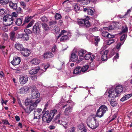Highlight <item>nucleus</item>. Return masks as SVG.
<instances>
[{
	"mask_svg": "<svg viewBox=\"0 0 132 132\" xmlns=\"http://www.w3.org/2000/svg\"><path fill=\"white\" fill-rule=\"evenodd\" d=\"M74 9L77 12V11L80 10V7L78 6L77 4H76L74 6Z\"/></svg>",
	"mask_w": 132,
	"mask_h": 132,
	"instance_id": "47",
	"label": "nucleus"
},
{
	"mask_svg": "<svg viewBox=\"0 0 132 132\" xmlns=\"http://www.w3.org/2000/svg\"><path fill=\"white\" fill-rule=\"evenodd\" d=\"M109 98L111 99H114L117 97L119 94L114 89H111L108 92Z\"/></svg>",
	"mask_w": 132,
	"mask_h": 132,
	"instance_id": "5",
	"label": "nucleus"
},
{
	"mask_svg": "<svg viewBox=\"0 0 132 132\" xmlns=\"http://www.w3.org/2000/svg\"><path fill=\"white\" fill-rule=\"evenodd\" d=\"M119 94L123 91V87L121 85H119L117 86L116 88L114 89Z\"/></svg>",
	"mask_w": 132,
	"mask_h": 132,
	"instance_id": "19",
	"label": "nucleus"
},
{
	"mask_svg": "<svg viewBox=\"0 0 132 132\" xmlns=\"http://www.w3.org/2000/svg\"><path fill=\"white\" fill-rule=\"evenodd\" d=\"M42 21L44 22H46L47 21V18L45 16H43L41 18Z\"/></svg>",
	"mask_w": 132,
	"mask_h": 132,
	"instance_id": "56",
	"label": "nucleus"
},
{
	"mask_svg": "<svg viewBox=\"0 0 132 132\" xmlns=\"http://www.w3.org/2000/svg\"><path fill=\"white\" fill-rule=\"evenodd\" d=\"M53 54L51 52H48L45 53L44 55V58H50L53 56Z\"/></svg>",
	"mask_w": 132,
	"mask_h": 132,
	"instance_id": "24",
	"label": "nucleus"
},
{
	"mask_svg": "<svg viewBox=\"0 0 132 132\" xmlns=\"http://www.w3.org/2000/svg\"><path fill=\"white\" fill-rule=\"evenodd\" d=\"M58 121L60 124L62 125L65 129L66 128L65 126L66 125V122L65 121H64L62 120L60 121Z\"/></svg>",
	"mask_w": 132,
	"mask_h": 132,
	"instance_id": "40",
	"label": "nucleus"
},
{
	"mask_svg": "<svg viewBox=\"0 0 132 132\" xmlns=\"http://www.w3.org/2000/svg\"><path fill=\"white\" fill-rule=\"evenodd\" d=\"M21 38H24L25 40H28L29 38V36L27 34H21L20 35Z\"/></svg>",
	"mask_w": 132,
	"mask_h": 132,
	"instance_id": "32",
	"label": "nucleus"
},
{
	"mask_svg": "<svg viewBox=\"0 0 132 132\" xmlns=\"http://www.w3.org/2000/svg\"><path fill=\"white\" fill-rule=\"evenodd\" d=\"M96 116L95 115H92L90 116L88 119V122H92L93 121H96V119L95 118Z\"/></svg>",
	"mask_w": 132,
	"mask_h": 132,
	"instance_id": "23",
	"label": "nucleus"
},
{
	"mask_svg": "<svg viewBox=\"0 0 132 132\" xmlns=\"http://www.w3.org/2000/svg\"><path fill=\"white\" fill-rule=\"evenodd\" d=\"M123 43V42H122L121 43H119L116 46V48L117 49H119L120 48V47L122 45Z\"/></svg>",
	"mask_w": 132,
	"mask_h": 132,
	"instance_id": "50",
	"label": "nucleus"
},
{
	"mask_svg": "<svg viewBox=\"0 0 132 132\" xmlns=\"http://www.w3.org/2000/svg\"><path fill=\"white\" fill-rule=\"evenodd\" d=\"M55 32L56 34H58L59 33L60 31V29L58 27H56L55 29Z\"/></svg>",
	"mask_w": 132,
	"mask_h": 132,
	"instance_id": "64",
	"label": "nucleus"
},
{
	"mask_svg": "<svg viewBox=\"0 0 132 132\" xmlns=\"http://www.w3.org/2000/svg\"><path fill=\"white\" fill-rule=\"evenodd\" d=\"M57 51V49L56 46H54L52 49V51L53 52H55Z\"/></svg>",
	"mask_w": 132,
	"mask_h": 132,
	"instance_id": "52",
	"label": "nucleus"
},
{
	"mask_svg": "<svg viewBox=\"0 0 132 132\" xmlns=\"http://www.w3.org/2000/svg\"><path fill=\"white\" fill-rule=\"evenodd\" d=\"M40 101V99H37L34 101L30 98H27L24 101V105L27 106L25 109V112L29 113L32 111L35 110L38 104Z\"/></svg>",
	"mask_w": 132,
	"mask_h": 132,
	"instance_id": "1",
	"label": "nucleus"
},
{
	"mask_svg": "<svg viewBox=\"0 0 132 132\" xmlns=\"http://www.w3.org/2000/svg\"><path fill=\"white\" fill-rule=\"evenodd\" d=\"M83 11L84 12H87V14L91 16L94 15L95 9L94 8L91 7H87L86 8H84Z\"/></svg>",
	"mask_w": 132,
	"mask_h": 132,
	"instance_id": "6",
	"label": "nucleus"
},
{
	"mask_svg": "<svg viewBox=\"0 0 132 132\" xmlns=\"http://www.w3.org/2000/svg\"><path fill=\"white\" fill-rule=\"evenodd\" d=\"M15 47L17 50L21 51V52L24 48L21 44L18 43L15 44Z\"/></svg>",
	"mask_w": 132,
	"mask_h": 132,
	"instance_id": "20",
	"label": "nucleus"
},
{
	"mask_svg": "<svg viewBox=\"0 0 132 132\" xmlns=\"http://www.w3.org/2000/svg\"><path fill=\"white\" fill-rule=\"evenodd\" d=\"M40 59L37 58H35L33 59L31 61V63L34 65H38L40 62Z\"/></svg>",
	"mask_w": 132,
	"mask_h": 132,
	"instance_id": "21",
	"label": "nucleus"
},
{
	"mask_svg": "<svg viewBox=\"0 0 132 132\" xmlns=\"http://www.w3.org/2000/svg\"><path fill=\"white\" fill-rule=\"evenodd\" d=\"M11 16H12V18H13V17L16 18L18 16V14L16 12H13L12 13Z\"/></svg>",
	"mask_w": 132,
	"mask_h": 132,
	"instance_id": "55",
	"label": "nucleus"
},
{
	"mask_svg": "<svg viewBox=\"0 0 132 132\" xmlns=\"http://www.w3.org/2000/svg\"><path fill=\"white\" fill-rule=\"evenodd\" d=\"M61 15L59 13H56L55 15V18L56 19H59L61 18Z\"/></svg>",
	"mask_w": 132,
	"mask_h": 132,
	"instance_id": "44",
	"label": "nucleus"
},
{
	"mask_svg": "<svg viewBox=\"0 0 132 132\" xmlns=\"http://www.w3.org/2000/svg\"><path fill=\"white\" fill-rule=\"evenodd\" d=\"M31 79L34 80H36L37 79V77L36 76H34L31 77Z\"/></svg>",
	"mask_w": 132,
	"mask_h": 132,
	"instance_id": "62",
	"label": "nucleus"
},
{
	"mask_svg": "<svg viewBox=\"0 0 132 132\" xmlns=\"http://www.w3.org/2000/svg\"><path fill=\"white\" fill-rule=\"evenodd\" d=\"M78 131L81 130L82 129H85V127H84V125L82 123H81L78 126Z\"/></svg>",
	"mask_w": 132,
	"mask_h": 132,
	"instance_id": "39",
	"label": "nucleus"
},
{
	"mask_svg": "<svg viewBox=\"0 0 132 132\" xmlns=\"http://www.w3.org/2000/svg\"><path fill=\"white\" fill-rule=\"evenodd\" d=\"M81 67L80 66H77L74 69L73 72V73L79 75L81 74Z\"/></svg>",
	"mask_w": 132,
	"mask_h": 132,
	"instance_id": "17",
	"label": "nucleus"
},
{
	"mask_svg": "<svg viewBox=\"0 0 132 132\" xmlns=\"http://www.w3.org/2000/svg\"><path fill=\"white\" fill-rule=\"evenodd\" d=\"M126 35L124 34H123V35H122L121 36V38H120V40L121 41H122L123 42H124V40L125 39V38H126Z\"/></svg>",
	"mask_w": 132,
	"mask_h": 132,
	"instance_id": "46",
	"label": "nucleus"
},
{
	"mask_svg": "<svg viewBox=\"0 0 132 132\" xmlns=\"http://www.w3.org/2000/svg\"><path fill=\"white\" fill-rule=\"evenodd\" d=\"M52 118L53 116L50 114L48 111L45 112L42 117L43 121L47 123H49L51 121Z\"/></svg>",
	"mask_w": 132,
	"mask_h": 132,
	"instance_id": "3",
	"label": "nucleus"
},
{
	"mask_svg": "<svg viewBox=\"0 0 132 132\" xmlns=\"http://www.w3.org/2000/svg\"><path fill=\"white\" fill-rule=\"evenodd\" d=\"M57 111L56 110H54L51 111L50 114L53 116V118L54 115L57 114Z\"/></svg>",
	"mask_w": 132,
	"mask_h": 132,
	"instance_id": "42",
	"label": "nucleus"
},
{
	"mask_svg": "<svg viewBox=\"0 0 132 132\" xmlns=\"http://www.w3.org/2000/svg\"><path fill=\"white\" fill-rule=\"evenodd\" d=\"M72 35V34L71 31L68 30L67 31V37L68 38H70Z\"/></svg>",
	"mask_w": 132,
	"mask_h": 132,
	"instance_id": "43",
	"label": "nucleus"
},
{
	"mask_svg": "<svg viewBox=\"0 0 132 132\" xmlns=\"http://www.w3.org/2000/svg\"><path fill=\"white\" fill-rule=\"evenodd\" d=\"M89 68L88 65H84L82 68H81V72L82 73L85 72Z\"/></svg>",
	"mask_w": 132,
	"mask_h": 132,
	"instance_id": "31",
	"label": "nucleus"
},
{
	"mask_svg": "<svg viewBox=\"0 0 132 132\" xmlns=\"http://www.w3.org/2000/svg\"><path fill=\"white\" fill-rule=\"evenodd\" d=\"M5 13L4 10L3 9H0V15L4 14Z\"/></svg>",
	"mask_w": 132,
	"mask_h": 132,
	"instance_id": "54",
	"label": "nucleus"
},
{
	"mask_svg": "<svg viewBox=\"0 0 132 132\" xmlns=\"http://www.w3.org/2000/svg\"><path fill=\"white\" fill-rule=\"evenodd\" d=\"M99 109L100 110L104 112L105 113L106 111H108V108L107 107L105 106V105H103L101 106L99 108Z\"/></svg>",
	"mask_w": 132,
	"mask_h": 132,
	"instance_id": "27",
	"label": "nucleus"
},
{
	"mask_svg": "<svg viewBox=\"0 0 132 132\" xmlns=\"http://www.w3.org/2000/svg\"><path fill=\"white\" fill-rule=\"evenodd\" d=\"M122 32L123 33H126L127 32L128 28L126 26H123L122 28Z\"/></svg>",
	"mask_w": 132,
	"mask_h": 132,
	"instance_id": "33",
	"label": "nucleus"
},
{
	"mask_svg": "<svg viewBox=\"0 0 132 132\" xmlns=\"http://www.w3.org/2000/svg\"><path fill=\"white\" fill-rule=\"evenodd\" d=\"M24 31V32L26 33V34H30L31 33V31L29 29H25Z\"/></svg>",
	"mask_w": 132,
	"mask_h": 132,
	"instance_id": "60",
	"label": "nucleus"
},
{
	"mask_svg": "<svg viewBox=\"0 0 132 132\" xmlns=\"http://www.w3.org/2000/svg\"><path fill=\"white\" fill-rule=\"evenodd\" d=\"M8 38V36L7 34H5L3 35V38L4 40H7Z\"/></svg>",
	"mask_w": 132,
	"mask_h": 132,
	"instance_id": "53",
	"label": "nucleus"
},
{
	"mask_svg": "<svg viewBox=\"0 0 132 132\" xmlns=\"http://www.w3.org/2000/svg\"><path fill=\"white\" fill-rule=\"evenodd\" d=\"M30 52L29 49L24 48L21 52V54L25 57L28 56L30 54Z\"/></svg>",
	"mask_w": 132,
	"mask_h": 132,
	"instance_id": "13",
	"label": "nucleus"
},
{
	"mask_svg": "<svg viewBox=\"0 0 132 132\" xmlns=\"http://www.w3.org/2000/svg\"><path fill=\"white\" fill-rule=\"evenodd\" d=\"M29 89V87L24 86L20 89V93L21 94L26 93L28 91Z\"/></svg>",
	"mask_w": 132,
	"mask_h": 132,
	"instance_id": "16",
	"label": "nucleus"
},
{
	"mask_svg": "<svg viewBox=\"0 0 132 132\" xmlns=\"http://www.w3.org/2000/svg\"><path fill=\"white\" fill-rule=\"evenodd\" d=\"M87 51L85 50L82 49L79 50L78 52L79 55L81 57H83L84 55L86 54Z\"/></svg>",
	"mask_w": 132,
	"mask_h": 132,
	"instance_id": "30",
	"label": "nucleus"
},
{
	"mask_svg": "<svg viewBox=\"0 0 132 132\" xmlns=\"http://www.w3.org/2000/svg\"><path fill=\"white\" fill-rule=\"evenodd\" d=\"M15 32L13 31H11L9 34V36L10 39L12 40H14L15 38Z\"/></svg>",
	"mask_w": 132,
	"mask_h": 132,
	"instance_id": "26",
	"label": "nucleus"
},
{
	"mask_svg": "<svg viewBox=\"0 0 132 132\" xmlns=\"http://www.w3.org/2000/svg\"><path fill=\"white\" fill-rule=\"evenodd\" d=\"M84 56V58L86 60H89L91 57V54H86Z\"/></svg>",
	"mask_w": 132,
	"mask_h": 132,
	"instance_id": "41",
	"label": "nucleus"
},
{
	"mask_svg": "<svg viewBox=\"0 0 132 132\" xmlns=\"http://www.w3.org/2000/svg\"><path fill=\"white\" fill-rule=\"evenodd\" d=\"M20 3L21 6H22L23 8H25L26 7V4L24 2H21Z\"/></svg>",
	"mask_w": 132,
	"mask_h": 132,
	"instance_id": "48",
	"label": "nucleus"
},
{
	"mask_svg": "<svg viewBox=\"0 0 132 132\" xmlns=\"http://www.w3.org/2000/svg\"><path fill=\"white\" fill-rule=\"evenodd\" d=\"M89 19L88 16H87L86 18L78 20L77 22L78 24L80 26L84 27L86 28L90 27V24L88 21Z\"/></svg>",
	"mask_w": 132,
	"mask_h": 132,
	"instance_id": "2",
	"label": "nucleus"
},
{
	"mask_svg": "<svg viewBox=\"0 0 132 132\" xmlns=\"http://www.w3.org/2000/svg\"><path fill=\"white\" fill-rule=\"evenodd\" d=\"M73 105L74 103L72 101H68L67 102V106L68 105L67 108V113L69 114L72 111V108Z\"/></svg>",
	"mask_w": 132,
	"mask_h": 132,
	"instance_id": "9",
	"label": "nucleus"
},
{
	"mask_svg": "<svg viewBox=\"0 0 132 132\" xmlns=\"http://www.w3.org/2000/svg\"><path fill=\"white\" fill-rule=\"evenodd\" d=\"M109 100L110 101L111 105L112 106L114 107L116 106L117 103L116 101H114V99H111L110 98H109Z\"/></svg>",
	"mask_w": 132,
	"mask_h": 132,
	"instance_id": "29",
	"label": "nucleus"
},
{
	"mask_svg": "<svg viewBox=\"0 0 132 132\" xmlns=\"http://www.w3.org/2000/svg\"><path fill=\"white\" fill-rule=\"evenodd\" d=\"M39 69L40 68L39 67H35L30 70L29 72V73L31 75L35 74L38 72Z\"/></svg>",
	"mask_w": 132,
	"mask_h": 132,
	"instance_id": "18",
	"label": "nucleus"
},
{
	"mask_svg": "<svg viewBox=\"0 0 132 132\" xmlns=\"http://www.w3.org/2000/svg\"><path fill=\"white\" fill-rule=\"evenodd\" d=\"M40 94L39 92L36 89H34L31 92V97L33 99H35L40 97Z\"/></svg>",
	"mask_w": 132,
	"mask_h": 132,
	"instance_id": "12",
	"label": "nucleus"
},
{
	"mask_svg": "<svg viewBox=\"0 0 132 132\" xmlns=\"http://www.w3.org/2000/svg\"><path fill=\"white\" fill-rule=\"evenodd\" d=\"M31 18V17L27 16L26 17L24 20V22L28 23L29 22Z\"/></svg>",
	"mask_w": 132,
	"mask_h": 132,
	"instance_id": "45",
	"label": "nucleus"
},
{
	"mask_svg": "<svg viewBox=\"0 0 132 132\" xmlns=\"http://www.w3.org/2000/svg\"><path fill=\"white\" fill-rule=\"evenodd\" d=\"M39 30L40 29L39 24L38 23H36L33 26L32 29L34 33L36 34L39 32Z\"/></svg>",
	"mask_w": 132,
	"mask_h": 132,
	"instance_id": "15",
	"label": "nucleus"
},
{
	"mask_svg": "<svg viewBox=\"0 0 132 132\" xmlns=\"http://www.w3.org/2000/svg\"><path fill=\"white\" fill-rule=\"evenodd\" d=\"M9 5L13 9H16L17 5L16 3H14L12 2H9Z\"/></svg>",
	"mask_w": 132,
	"mask_h": 132,
	"instance_id": "28",
	"label": "nucleus"
},
{
	"mask_svg": "<svg viewBox=\"0 0 132 132\" xmlns=\"http://www.w3.org/2000/svg\"><path fill=\"white\" fill-rule=\"evenodd\" d=\"M88 126L92 129H94L97 128L99 126V123L96 121H93L92 122H87Z\"/></svg>",
	"mask_w": 132,
	"mask_h": 132,
	"instance_id": "7",
	"label": "nucleus"
},
{
	"mask_svg": "<svg viewBox=\"0 0 132 132\" xmlns=\"http://www.w3.org/2000/svg\"><path fill=\"white\" fill-rule=\"evenodd\" d=\"M42 25L43 29L45 31H47L49 29V27L45 23H44L42 24Z\"/></svg>",
	"mask_w": 132,
	"mask_h": 132,
	"instance_id": "36",
	"label": "nucleus"
},
{
	"mask_svg": "<svg viewBox=\"0 0 132 132\" xmlns=\"http://www.w3.org/2000/svg\"><path fill=\"white\" fill-rule=\"evenodd\" d=\"M8 0H0V3L2 5H5L9 2Z\"/></svg>",
	"mask_w": 132,
	"mask_h": 132,
	"instance_id": "37",
	"label": "nucleus"
},
{
	"mask_svg": "<svg viewBox=\"0 0 132 132\" xmlns=\"http://www.w3.org/2000/svg\"><path fill=\"white\" fill-rule=\"evenodd\" d=\"M73 51L75 52H73L71 54V59L72 61H75L78 59V56L76 54L77 51L76 50H74Z\"/></svg>",
	"mask_w": 132,
	"mask_h": 132,
	"instance_id": "14",
	"label": "nucleus"
},
{
	"mask_svg": "<svg viewBox=\"0 0 132 132\" xmlns=\"http://www.w3.org/2000/svg\"><path fill=\"white\" fill-rule=\"evenodd\" d=\"M22 20L20 18H18L16 20L15 23L18 26H20L22 23Z\"/></svg>",
	"mask_w": 132,
	"mask_h": 132,
	"instance_id": "34",
	"label": "nucleus"
},
{
	"mask_svg": "<svg viewBox=\"0 0 132 132\" xmlns=\"http://www.w3.org/2000/svg\"><path fill=\"white\" fill-rule=\"evenodd\" d=\"M14 19L11 15L7 14L5 15L3 18V21L6 22V25L10 26L13 22Z\"/></svg>",
	"mask_w": 132,
	"mask_h": 132,
	"instance_id": "4",
	"label": "nucleus"
},
{
	"mask_svg": "<svg viewBox=\"0 0 132 132\" xmlns=\"http://www.w3.org/2000/svg\"><path fill=\"white\" fill-rule=\"evenodd\" d=\"M34 23V22L33 21H31L27 25V28H28L31 26Z\"/></svg>",
	"mask_w": 132,
	"mask_h": 132,
	"instance_id": "57",
	"label": "nucleus"
},
{
	"mask_svg": "<svg viewBox=\"0 0 132 132\" xmlns=\"http://www.w3.org/2000/svg\"><path fill=\"white\" fill-rule=\"evenodd\" d=\"M42 111V110L40 109H38L36 110L35 111V113H38L39 114Z\"/></svg>",
	"mask_w": 132,
	"mask_h": 132,
	"instance_id": "59",
	"label": "nucleus"
},
{
	"mask_svg": "<svg viewBox=\"0 0 132 132\" xmlns=\"http://www.w3.org/2000/svg\"><path fill=\"white\" fill-rule=\"evenodd\" d=\"M100 39L98 38H95V44L96 45H97L98 43L100 41Z\"/></svg>",
	"mask_w": 132,
	"mask_h": 132,
	"instance_id": "61",
	"label": "nucleus"
},
{
	"mask_svg": "<svg viewBox=\"0 0 132 132\" xmlns=\"http://www.w3.org/2000/svg\"><path fill=\"white\" fill-rule=\"evenodd\" d=\"M75 128L74 127L70 128L68 131V132H75Z\"/></svg>",
	"mask_w": 132,
	"mask_h": 132,
	"instance_id": "51",
	"label": "nucleus"
},
{
	"mask_svg": "<svg viewBox=\"0 0 132 132\" xmlns=\"http://www.w3.org/2000/svg\"><path fill=\"white\" fill-rule=\"evenodd\" d=\"M114 27H112V26H109V27H104L103 28L105 30H108L110 31L112 30H114Z\"/></svg>",
	"mask_w": 132,
	"mask_h": 132,
	"instance_id": "35",
	"label": "nucleus"
},
{
	"mask_svg": "<svg viewBox=\"0 0 132 132\" xmlns=\"http://www.w3.org/2000/svg\"><path fill=\"white\" fill-rule=\"evenodd\" d=\"M132 96V93L128 94L125 95L122 97L121 99L120 100L121 101L123 102L125 100H126L130 98Z\"/></svg>",
	"mask_w": 132,
	"mask_h": 132,
	"instance_id": "22",
	"label": "nucleus"
},
{
	"mask_svg": "<svg viewBox=\"0 0 132 132\" xmlns=\"http://www.w3.org/2000/svg\"><path fill=\"white\" fill-rule=\"evenodd\" d=\"M109 52L107 50H102L101 49L100 52V54L102 55L101 56V60L102 61H106L107 60V54Z\"/></svg>",
	"mask_w": 132,
	"mask_h": 132,
	"instance_id": "8",
	"label": "nucleus"
},
{
	"mask_svg": "<svg viewBox=\"0 0 132 132\" xmlns=\"http://www.w3.org/2000/svg\"><path fill=\"white\" fill-rule=\"evenodd\" d=\"M28 81V76L26 75L21 76L19 78V82L22 85L24 84L27 82Z\"/></svg>",
	"mask_w": 132,
	"mask_h": 132,
	"instance_id": "10",
	"label": "nucleus"
},
{
	"mask_svg": "<svg viewBox=\"0 0 132 132\" xmlns=\"http://www.w3.org/2000/svg\"><path fill=\"white\" fill-rule=\"evenodd\" d=\"M20 57L16 56L14 57L13 60L11 62L13 65H16L19 64L20 63Z\"/></svg>",
	"mask_w": 132,
	"mask_h": 132,
	"instance_id": "11",
	"label": "nucleus"
},
{
	"mask_svg": "<svg viewBox=\"0 0 132 132\" xmlns=\"http://www.w3.org/2000/svg\"><path fill=\"white\" fill-rule=\"evenodd\" d=\"M119 54L118 53H117L115 56L113 58V61L116 60L117 59H118L119 58Z\"/></svg>",
	"mask_w": 132,
	"mask_h": 132,
	"instance_id": "58",
	"label": "nucleus"
},
{
	"mask_svg": "<svg viewBox=\"0 0 132 132\" xmlns=\"http://www.w3.org/2000/svg\"><path fill=\"white\" fill-rule=\"evenodd\" d=\"M102 35L104 37H107V35L108 34V32L106 31H104L102 32Z\"/></svg>",
	"mask_w": 132,
	"mask_h": 132,
	"instance_id": "49",
	"label": "nucleus"
},
{
	"mask_svg": "<svg viewBox=\"0 0 132 132\" xmlns=\"http://www.w3.org/2000/svg\"><path fill=\"white\" fill-rule=\"evenodd\" d=\"M66 39V36L64 35L61 38V41H64Z\"/></svg>",
	"mask_w": 132,
	"mask_h": 132,
	"instance_id": "63",
	"label": "nucleus"
},
{
	"mask_svg": "<svg viewBox=\"0 0 132 132\" xmlns=\"http://www.w3.org/2000/svg\"><path fill=\"white\" fill-rule=\"evenodd\" d=\"M114 42V40L113 39H109L106 41V44L108 45H110Z\"/></svg>",
	"mask_w": 132,
	"mask_h": 132,
	"instance_id": "38",
	"label": "nucleus"
},
{
	"mask_svg": "<svg viewBox=\"0 0 132 132\" xmlns=\"http://www.w3.org/2000/svg\"><path fill=\"white\" fill-rule=\"evenodd\" d=\"M104 114V112H103L102 111H101V110H100V109H99L97 111L96 114L95 115L96 117L101 118L103 116Z\"/></svg>",
	"mask_w": 132,
	"mask_h": 132,
	"instance_id": "25",
	"label": "nucleus"
}]
</instances>
